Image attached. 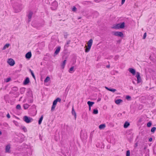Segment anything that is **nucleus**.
I'll use <instances>...</instances> for the list:
<instances>
[{
  "instance_id": "10",
  "label": "nucleus",
  "mask_w": 156,
  "mask_h": 156,
  "mask_svg": "<svg viewBox=\"0 0 156 156\" xmlns=\"http://www.w3.org/2000/svg\"><path fill=\"white\" fill-rule=\"evenodd\" d=\"M50 78L49 76H47L44 81V84L46 85H48L47 83L50 80Z\"/></svg>"
},
{
  "instance_id": "9",
  "label": "nucleus",
  "mask_w": 156,
  "mask_h": 156,
  "mask_svg": "<svg viewBox=\"0 0 156 156\" xmlns=\"http://www.w3.org/2000/svg\"><path fill=\"white\" fill-rule=\"evenodd\" d=\"M32 56V54L31 52H29L25 55V57L26 58L29 59Z\"/></svg>"
},
{
  "instance_id": "18",
  "label": "nucleus",
  "mask_w": 156,
  "mask_h": 156,
  "mask_svg": "<svg viewBox=\"0 0 156 156\" xmlns=\"http://www.w3.org/2000/svg\"><path fill=\"white\" fill-rule=\"evenodd\" d=\"M89 107H91L94 104V102L92 101H88L87 102Z\"/></svg>"
},
{
  "instance_id": "26",
  "label": "nucleus",
  "mask_w": 156,
  "mask_h": 156,
  "mask_svg": "<svg viewBox=\"0 0 156 156\" xmlns=\"http://www.w3.org/2000/svg\"><path fill=\"white\" fill-rule=\"evenodd\" d=\"M93 113L94 114H97L98 113V111L97 109H94L93 110Z\"/></svg>"
},
{
  "instance_id": "12",
  "label": "nucleus",
  "mask_w": 156,
  "mask_h": 156,
  "mask_svg": "<svg viewBox=\"0 0 156 156\" xmlns=\"http://www.w3.org/2000/svg\"><path fill=\"white\" fill-rule=\"evenodd\" d=\"M60 48H60V47H57L56 48V50L54 53L55 55H57L59 53V52L60 51Z\"/></svg>"
},
{
  "instance_id": "6",
  "label": "nucleus",
  "mask_w": 156,
  "mask_h": 156,
  "mask_svg": "<svg viewBox=\"0 0 156 156\" xmlns=\"http://www.w3.org/2000/svg\"><path fill=\"white\" fill-rule=\"evenodd\" d=\"M23 120L27 123H29L33 121V119L27 116H24L23 118Z\"/></svg>"
},
{
  "instance_id": "41",
  "label": "nucleus",
  "mask_w": 156,
  "mask_h": 156,
  "mask_svg": "<svg viewBox=\"0 0 156 156\" xmlns=\"http://www.w3.org/2000/svg\"><path fill=\"white\" fill-rule=\"evenodd\" d=\"M33 101V99H31L30 101H28V102L30 103H31Z\"/></svg>"
},
{
  "instance_id": "42",
  "label": "nucleus",
  "mask_w": 156,
  "mask_h": 156,
  "mask_svg": "<svg viewBox=\"0 0 156 156\" xmlns=\"http://www.w3.org/2000/svg\"><path fill=\"white\" fill-rule=\"evenodd\" d=\"M152 138H149V141L150 142H151L152 141Z\"/></svg>"
},
{
  "instance_id": "47",
  "label": "nucleus",
  "mask_w": 156,
  "mask_h": 156,
  "mask_svg": "<svg viewBox=\"0 0 156 156\" xmlns=\"http://www.w3.org/2000/svg\"><path fill=\"white\" fill-rule=\"evenodd\" d=\"M91 107H89V110L90 111V110H91Z\"/></svg>"
},
{
  "instance_id": "25",
  "label": "nucleus",
  "mask_w": 156,
  "mask_h": 156,
  "mask_svg": "<svg viewBox=\"0 0 156 156\" xmlns=\"http://www.w3.org/2000/svg\"><path fill=\"white\" fill-rule=\"evenodd\" d=\"M43 119V116L42 115L41 116V117L39 119L38 121V124L39 125H40L42 122V121Z\"/></svg>"
},
{
  "instance_id": "33",
  "label": "nucleus",
  "mask_w": 156,
  "mask_h": 156,
  "mask_svg": "<svg viewBox=\"0 0 156 156\" xmlns=\"http://www.w3.org/2000/svg\"><path fill=\"white\" fill-rule=\"evenodd\" d=\"M76 8L75 6H73L72 8V10L73 12H75L76 10Z\"/></svg>"
},
{
  "instance_id": "37",
  "label": "nucleus",
  "mask_w": 156,
  "mask_h": 156,
  "mask_svg": "<svg viewBox=\"0 0 156 156\" xmlns=\"http://www.w3.org/2000/svg\"><path fill=\"white\" fill-rule=\"evenodd\" d=\"M131 98V97L129 96H126V98L127 99L129 100Z\"/></svg>"
},
{
  "instance_id": "43",
  "label": "nucleus",
  "mask_w": 156,
  "mask_h": 156,
  "mask_svg": "<svg viewBox=\"0 0 156 156\" xmlns=\"http://www.w3.org/2000/svg\"><path fill=\"white\" fill-rule=\"evenodd\" d=\"M101 100V99L100 98H99L97 100V101L98 102Z\"/></svg>"
},
{
  "instance_id": "5",
  "label": "nucleus",
  "mask_w": 156,
  "mask_h": 156,
  "mask_svg": "<svg viewBox=\"0 0 156 156\" xmlns=\"http://www.w3.org/2000/svg\"><path fill=\"white\" fill-rule=\"evenodd\" d=\"M61 101V99L59 98H57L54 101L52 105L51 108V111H53L55 110L56 107V105L57 102H60Z\"/></svg>"
},
{
  "instance_id": "4",
  "label": "nucleus",
  "mask_w": 156,
  "mask_h": 156,
  "mask_svg": "<svg viewBox=\"0 0 156 156\" xmlns=\"http://www.w3.org/2000/svg\"><path fill=\"white\" fill-rule=\"evenodd\" d=\"M124 27L125 23L122 22L113 25L112 28L114 29H119L123 28Z\"/></svg>"
},
{
  "instance_id": "2",
  "label": "nucleus",
  "mask_w": 156,
  "mask_h": 156,
  "mask_svg": "<svg viewBox=\"0 0 156 156\" xmlns=\"http://www.w3.org/2000/svg\"><path fill=\"white\" fill-rule=\"evenodd\" d=\"M12 8L15 13H18L21 11L23 8V6L21 4L15 3L12 5Z\"/></svg>"
},
{
  "instance_id": "35",
  "label": "nucleus",
  "mask_w": 156,
  "mask_h": 156,
  "mask_svg": "<svg viewBox=\"0 0 156 156\" xmlns=\"http://www.w3.org/2000/svg\"><path fill=\"white\" fill-rule=\"evenodd\" d=\"M57 7V4H56V7H55L53 8V7L52 6L51 7V8L53 10H55L56 9Z\"/></svg>"
},
{
  "instance_id": "7",
  "label": "nucleus",
  "mask_w": 156,
  "mask_h": 156,
  "mask_svg": "<svg viewBox=\"0 0 156 156\" xmlns=\"http://www.w3.org/2000/svg\"><path fill=\"white\" fill-rule=\"evenodd\" d=\"M113 35L120 37H123V34L122 32L119 31H115L112 33Z\"/></svg>"
},
{
  "instance_id": "38",
  "label": "nucleus",
  "mask_w": 156,
  "mask_h": 156,
  "mask_svg": "<svg viewBox=\"0 0 156 156\" xmlns=\"http://www.w3.org/2000/svg\"><path fill=\"white\" fill-rule=\"evenodd\" d=\"M31 75H32V76L34 77V74L33 73V72H32V71L31 70Z\"/></svg>"
},
{
  "instance_id": "44",
  "label": "nucleus",
  "mask_w": 156,
  "mask_h": 156,
  "mask_svg": "<svg viewBox=\"0 0 156 156\" xmlns=\"http://www.w3.org/2000/svg\"><path fill=\"white\" fill-rule=\"evenodd\" d=\"M132 82L133 83V84H135V82L134 81V80H132Z\"/></svg>"
},
{
  "instance_id": "32",
  "label": "nucleus",
  "mask_w": 156,
  "mask_h": 156,
  "mask_svg": "<svg viewBox=\"0 0 156 156\" xmlns=\"http://www.w3.org/2000/svg\"><path fill=\"white\" fill-rule=\"evenodd\" d=\"M126 156H130V151L129 150H128L126 151Z\"/></svg>"
},
{
  "instance_id": "46",
  "label": "nucleus",
  "mask_w": 156,
  "mask_h": 156,
  "mask_svg": "<svg viewBox=\"0 0 156 156\" xmlns=\"http://www.w3.org/2000/svg\"><path fill=\"white\" fill-rule=\"evenodd\" d=\"M2 134V133L1 131L0 130V136Z\"/></svg>"
},
{
  "instance_id": "45",
  "label": "nucleus",
  "mask_w": 156,
  "mask_h": 156,
  "mask_svg": "<svg viewBox=\"0 0 156 156\" xmlns=\"http://www.w3.org/2000/svg\"><path fill=\"white\" fill-rule=\"evenodd\" d=\"M26 102V99L24 100H23V102L24 103V102Z\"/></svg>"
},
{
  "instance_id": "3",
  "label": "nucleus",
  "mask_w": 156,
  "mask_h": 156,
  "mask_svg": "<svg viewBox=\"0 0 156 156\" xmlns=\"http://www.w3.org/2000/svg\"><path fill=\"white\" fill-rule=\"evenodd\" d=\"M93 41L92 39H90L87 42V46H85V47L86 48V49H85V52H88L91 48V47L93 44Z\"/></svg>"
},
{
  "instance_id": "14",
  "label": "nucleus",
  "mask_w": 156,
  "mask_h": 156,
  "mask_svg": "<svg viewBox=\"0 0 156 156\" xmlns=\"http://www.w3.org/2000/svg\"><path fill=\"white\" fill-rule=\"evenodd\" d=\"M10 147L9 145H7L5 148V152H6L9 153L10 152Z\"/></svg>"
},
{
  "instance_id": "24",
  "label": "nucleus",
  "mask_w": 156,
  "mask_h": 156,
  "mask_svg": "<svg viewBox=\"0 0 156 156\" xmlns=\"http://www.w3.org/2000/svg\"><path fill=\"white\" fill-rule=\"evenodd\" d=\"M72 113L73 115H74L75 117V119L76 118V113L74 111L73 108V107L72 109Z\"/></svg>"
},
{
  "instance_id": "16",
  "label": "nucleus",
  "mask_w": 156,
  "mask_h": 156,
  "mask_svg": "<svg viewBox=\"0 0 156 156\" xmlns=\"http://www.w3.org/2000/svg\"><path fill=\"white\" fill-rule=\"evenodd\" d=\"M105 88L108 90L112 91V92H114L116 91V90L115 89H110L106 87H105Z\"/></svg>"
},
{
  "instance_id": "40",
  "label": "nucleus",
  "mask_w": 156,
  "mask_h": 156,
  "mask_svg": "<svg viewBox=\"0 0 156 156\" xmlns=\"http://www.w3.org/2000/svg\"><path fill=\"white\" fill-rule=\"evenodd\" d=\"M7 117L8 118H10V115L9 113H8L7 114Z\"/></svg>"
},
{
  "instance_id": "30",
  "label": "nucleus",
  "mask_w": 156,
  "mask_h": 156,
  "mask_svg": "<svg viewBox=\"0 0 156 156\" xmlns=\"http://www.w3.org/2000/svg\"><path fill=\"white\" fill-rule=\"evenodd\" d=\"M16 109L19 110H20L21 108V107L20 105H17L16 106Z\"/></svg>"
},
{
  "instance_id": "21",
  "label": "nucleus",
  "mask_w": 156,
  "mask_h": 156,
  "mask_svg": "<svg viewBox=\"0 0 156 156\" xmlns=\"http://www.w3.org/2000/svg\"><path fill=\"white\" fill-rule=\"evenodd\" d=\"M106 126L105 124H102L100 125L99 126V128L100 129H104Z\"/></svg>"
},
{
  "instance_id": "39",
  "label": "nucleus",
  "mask_w": 156,
  "mask_h": 156,
  "mask_svg": "<svg viewBox=\"0 0 156 156\" xmlns=\"http://www.w3.org/2000/svg\"><path fill=\"white\" fill-rule=\"evenodd\" d=\"M125 0H122V2H121V4L122 5H123L124 4L125 2Z\"/></svg>"
},
{
  "instance_id": "1",
  "label": "nucleus",
  "mask_w": 156,
  "mask_h": 156,
  "mask_svg": "<svg viewBox=\"0 0 156 156\" xmlns=\"http://www.w3.org/2000/svg\"><path fill=\"white\" fill-rule=\"evenodd\" d=\"M128 71L133 75L136 74V77L137 78V83H139L142 82V80L140 76V73L138 72H136L135 69L132 68H129L128 69Z\"/></svg>"
},
{
  "instance_id": "20",
  "label": "nucleus",
  "mask_w": 156,
  "mask_h": 156,
  "mask_svg": "<svg viewBox=\"0 0 156 156\" xmlns=\"http://www.w3.org/2000/svg\"><path fill=\"white\" fill-rule=\"evenodd\" d=\"M115 103L117 105L119 104L120 103L122 102V100L120 99H118L115 101Z\"/></svg>"
},
{
  "instance_id": "15",
  "label": "nucleus",
  "mask_w": 156,
  "mask_h": 156,
  "mask_svg": "<svg viewBox=\"0 0 156 156\" xmlns=\"http://www.w3.org/2000/svg\"><path fill=\"white\" fill-rule=\"evenodd\" d=\"M30 82L29 79L28 77H27L26 78V79L23 82V84L24 85H27Z\"/></svg>"
},
{
  "instance_id": "23",
  "label": "nucleus",
  "mask_w": 156,
  "mask_h": 156,
  "mask_svg": "<svg viewBox=\"0 0 156 156\" xmlns=\"http://www.w3.org/2000/svg\"><path fill=\"white\" fill-rule=\"evenodd\" d=\"M10 44H5L2 48L3 50H4L6 48H8L10 46Z\"/></svg>"
},
{
  "instance_id": "17",
  "label": "nucleus",
  "mask_w": 156,
  "mask_h": 156,
  "mask_svg": "<svg viewBox=\"0 0 156 156\" xmlns=\"http://www.w3.org/2000/svg\"><path fill=\"white\" fill-rule=\"evenodd\" d=\"M23 107L25 109H27L29 108L30 105L27 104H25L23 105Z\"/></svg>"
},
{
  "instance_id": "36",
  "label": "nucleus",
  "mask_w": 156,
  "mask_h": 156,
  "mask_svg": "<svg viewBox=\"0 0 156 156\" xmlns=\"http://www.w3.org/2000/svg\"><path fill=\"white\" fill-rule=\"evenodd\" d=\"M146 36H147V34L146 33H144V34L143 37V39H145L146 38Z\"/></svg>"
},
{
  "instance_id": "31",
  "label": "nucleus",
  "mask_w": 156,
  "mask_h": 156,
  "mask_svg": "<svg viewBox=\"0 0 156 156\" xmlns=\"http://www.w3.org/2000/svg\"><path fill=\"white\" fill-rule=\"evenodd\" d=\"M22 129L25 132H27V129H26V128L24 127V126H23L22 127Z\"/></svg>"
},
{
  "instance_id": "28",
  "label": "nucleus",
  "mask_w": 156,
  "mask_h": 156,
  "mask_svg": "<svg viewBox=\"0 0 156 156\" xmlns=\"http://www.w3.org/2000/svg\"><path fill=\"white\" fill-rule=\"evenodd\" d=\"M11 80V78H6L5 80V81L6 82H8Z\"/></svg>"
},
{
  "instance_id": "34",
  "label": "nucleus",
  "mask_w": 156,
  "mask_h": 156,
  "mask_svg": "<svg viewBox=\"0 0 156 156\" xmlns=\"http://www.w3.org/2000/svg\"><path fill=\"white\" fill-rule=\"evenodd\" d=\"M151 125V123L149 122L147 124V126L148 127H150Z\"/></svg>"
},
{
  "instance_id": "27",
  "label": "nucleus",
  "mask_w": 156,
  "mask_h": 156,
  "mask_svg": "<svg viewBox=\"0 0 156 156\" xmlns=\"http://www.w3.org/2000/svg\"><path fill=\"white\" fill-rule=\"evenodd\" d=\"M156 128L155 127H153V128H152L151 130V131L152 132L154 133L156 130Z\"/></svg>"
},
{
  "instance_id": "29",
  "label": "nucleus",
  "mask_w": 156,
  "mask_h": 156,
  "mask_svg": "<svg viewBox=\"0 0 156 156\" xmlns=\"http://www.w3.org/2000/svg\"><path fill=\"white\" fill-rule=\"evenodd\" d=\"M71 71H74V67L73 66L71 67L69 70V73H71Z\"/></svg>"
},
{
  "instance_id": "22",
  "label": "nucleus",
  "mask_w": 156,
  "mask_h": 156,
  "mask_svg": "<svg viewBox=\"0 0 156 156\" xmlns=\"http://www.w3.org/2000/svg\"><path fill=\"white\" fill-rule=\"evenodd\" d=\"M25 91V88L23 87L21 88L20 89V93L21 94H23Z\"/></svg>"
},
{
  "instance_id": "48",
  "label": "nucleus",
  "mask_w": 156,
  "mask_h": 156,
  "mask_svg": "<svg viewBox=\"0 0 156 156\" xmlns=\"http://www.w3.org/2000/svg\"><path fill=\"white\" fill-rule=\"evenodd\" d=\"M13 122H16L15 121H13Z\"/></svg>"
},
{
  "instance_id": "11",
  "label": "nucleus",
  "mask_w": 156,
  "mask_h": 156,
  "mask_svg": "<svg viewBox=\"0 0 156 156\" xmlns=\"http://www.w3.org/2000/svg\"><path fill=\"white\" fill-rule=\"evenodd\" d=\"M33 14V13L31 12H29V13L28 14V22H30V19L32 17V16Z\"/></svg>"
},
{
  "instance_id": "8",
  "label": "nucleus",
  "mask_w": 156,
  "mask_h": 156,
  "mask_svg": "<svg viewBox=\"0 0 156 156\" xmlns=\"http://www.w3.org/2000/svg\"><path fill=\"white\" fill-rule=\"evenodd\" d=\"M7 62L9 65L11 66H13L15 64L14 61L11 58L8 59Z\"/></svg>"
},
{
  "instance_id": "19",
  "label": "nucleus",
  "mask_w": 156,
  "mask_h": 156,
  "mask_svg": "<svg viewBox=\"0 0 156 156\" xmlns=\"http://www.w3.org/2000/svg\"><path fill=\"white\" fill-rule=\"evenodd\" d=\"M129 122H126L124 123V127L125 128H127L128 126L129 125Z\"/></svg>"
},
{
  "instance_id": "13",
  "label": "nucleus",
  "mask_w": 156,
  "mask_h": 156,
  "mask_svg": "<svg viewBox=\"0 0 156 156\" xmlns=\"http://www.w3.org/2000/svg\"><path fill=\"white\" fill-rule=\"evenodd\" d=\"M66 60H65L63 61V62L61 64V67L62 69H64L65 67V66L66 64Z\"/></svg>"
}]
</instances>
